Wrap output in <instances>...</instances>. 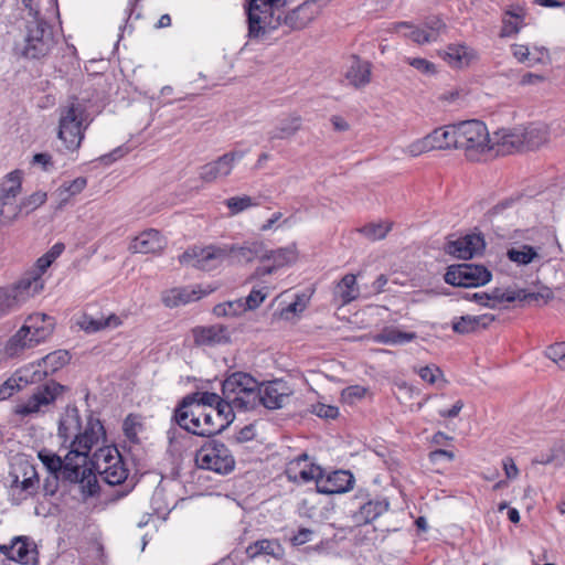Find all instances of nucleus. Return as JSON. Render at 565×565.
Returning a JSON list of instances; mask_svg holds the SVG:
<instances>
[{
	"label": "nucleus",
	"mask_w": 565,
	"mask_h": 565,
	"mask_svg": "<svg viewBox=\"0 0 565 565\" xmlns=\"http://www.w3.org/2000/svg\"><path fill=\"white\" fill-rule=\"evenodd\" d=\"M286 3L287 0H247L248 38L259 39L281 24L287 25L290 30H301L319 12L315 0L305 1L282 19L279 9Z\"/></svg>",
	"instance_id": "1"
},
{
	"label": "nucleus",
	"mask_w": 565,
	"mask_h": 565,
	"mask_svg": "<svg viewBox=\"0 0 565 565\" xmlns=\"http://www.w3.org/2000/svg\"><path fill=\"white\" fill-rule=\"evenodd\" d=\"M58 437L68 449L67 475L76 478L73 465L88 462L93 447L105 441V429L100 420L89 417L85 427L82 426L79 412L76 407H66L58 420Z\"/></svg>",
	"instance_id": "2"
},
{
	"label": "nucleus",
	"mask_w": 565,
	"mask_h": 565,
	"mask_svg": "<svg viewBox=\"0 0 565 565\" xmlns=\"http://www.w3.org/2000/svg\"><path fill=\"white\" fill-rule=\"evenodd\" d=\"M67 355H43L36 364L17 371L0 385V401L11 397L28 384L42 381L67 363Z\"/></svg>",
	"instance_id": "3"
},
{
	"label": "nucleus",
	"mask_w": 565,
	"mask_h": 565,
	"mask_svg": "<svg viewBox=\"0 0 565 565\" xmlns=\"http://www.w3.org/2000/svg\"><path fill=\"white\" fill-rule=\"evenodd\" d=\"M38 457L50 473L62 472L65 480L72 483H77L84 498L93 497L98 492V480L96 473L93 472L92 467L88 466V462H81L78 463V467L73 465V470L76 473V478H73L70 477L66 471L68 452L65 455L64 459H62L61 456L43 449L39 451Z\"/></svg>",
	"instance_id": "4"
},
{
	"label": "nucleus",
	"mask_w": 565,
	"mask_h": 565,
	"mask_svg": "<svg viewBox=\"0 0 565 565\" xmlns=\"http://www.w3.org/2000/svg\"><path fill=\"white\" fill-rule=\"evenodd\" d=\"M174 418L178 425L193 435L210 437L223 430V424H218L215 419H220L211 408H203L199 404H191L190 399H183L175 409Z\"/></svg>",
	"instance_id": "5"
},
{
	"label": "nucleus",
	"mask_w": 565,
	"mask_h": 565,
	"mask_svg": "<svg viewBox=\"0 0 565 565\" xmlns=\"http://www.w3.org/2000/svg\"><path fill=\"white\" fill-rule=\"evenodd\" d=\"M90 122L84 104L73 100L60 110L58 139L67 150H77Z\"/></svg>",
	"instance_id": "6"
},
{
	"label": "nucleus",
	"mask_w": 565,
	"mask_h": 565,
	"mask_svg": "<svg viewBox=\"0 0 565 565\" xmlns=\"http://www.w3.org/2000/svg\"><path fill=\"white\" fill-rule=\"evenodd\" d=\"M26 21L25 35L21 46V55L28 58H41L45 56L54 46V36L52 28L46 19L52 15L31 14Z\"/></svg>",
	"instance_id": "7"
},
{
	"label": "nucleus",
	"mask_w": 565,
	"mask_h": 565,
	"mask_svg": "<svg viewBox=\"0 0 565 565\" xmlns=\"http://www.w3.org/2000/svg\"><path fill=\"white\" fill-rule=\"evenodd\" d=\"M54 319L45 313H32L7 342L8 351L29 350L45 341L54 330Z\"/></svg>",
	"instance_id": "8"
},
{
	"label": "nucleus",
	"mask_w": 565,
	"mask_h": 565,
	"mask_svg": "<svg viewBox=\"0 0 565 565\" xmlns=\"http://www.w3.org/2000/svg\"><path fill=\"white\" fill-rule=\"evenodd\" d=\"M258 381L244 372L228 375L222 384V394L237 407V412L256 408Z\"/></svg>",
	"instance_id": "9"
},
{
	"label": "nucleus",
	"mask_w": 565,
	"mask_h": 565,
	"mask_svg": "<svg viewBox=\"0 0 565 565\" xmlns=\"http://www.w3.org/2000/svg\"><path fill=\"white\" fill-rule=\"evenodd\" d=\"M458 149L466 152L471 160H477L480 154L493 149L492 136L487 126L477 119L457 124Z\"/></svg>",
	"instance_id": "10"
},
{
	"label": "nucleus",
	"mask_w": 565,
	"mask_h": 565,
	"mask_svg": "<svg viewBox=\"0 0 565 565\" xmlns=\"http://www.w3.org/2000/svg\"><path fill=\"white\" fill-rule=\"evenodd\" d=\"M44 288L36 275H24L14 285L0 289V318L15 309L29 299L40 294Z\"/></svg>",
	"instance_id": "11"
},
{
	"label": "nucleus",
	"mask_w": 565,
	"mask_h": 565,
	"mask_svg": "<svg viewBox=\"0 0 565 565\" xmlns=\"http://www.w3.org/2000/svg\"><path fill=\"white\" fill-rule=\"evenodd\" d=\"M65 391L64 385L50 381L39 386L26 399L19 401L13 407V414L21 418L39 415L62 396Z\"/></svg>",
	"instance_id": "12"
},
{
	"label": "nucleus",
	"mask_w": 565,
	"mask_h": 565,
	"mask_svg": "<svg viewBox=\"0 0 565 565\" xmlns=\"http://www.w3.org/2000/svg\"><path fill=\"white\" fill-rule=\"evenodd\" d=\"M195 463L200 469L227 475L234 470L235 459L226 445L212 440L196 451Z\"/></svg>",
	"instance_id": "13"
},
{
	"label": "nucleus",
	"mask_w": 565,
	"mask_h": 565,
	"mask_svg": "<svg viewBox=\"0 0 565 565\" xmlns=\"http://www.w3.org/2000/svg\"><path fill=\"white\" fill-rule=\"evenodd\" d=\"M92 470H96L110 486L122 483L128 477V470L116 448L100 447L93 457ZM95 473V471H93Z\"/></svg>",
	"instance_id": "14"
},
{
	"label": "nucleus",
	"mask_w": 565,
	"mask_h": 565,
	"mask_svg": "<svg viewBox=\"0 0 565 565\" xmlns=\"http://www.w3.org/2000/svg\"><path fill=\"white\" fill-rule=\"evenodd\" d=\"M491 280V273L482 265L458 264L447 268L445 281L457 287H478Z\"/></svg>",
	"instance_id": "15"
},
{
	"label": "nucleus",
	"mask_w": 565,
	"mask_h": 565,
	"mask_svg": "<svg viewBox=\"0 0 565 565\" xmlns=\"http://www.w3.org/2000/svg\"><path fill=\"white\" fill-rule=\"evenodd\" d=\"M179 260L185 266L210 271L226 260L223 246L192 247L185 250Z\"/></svg>",
	"instance_id": "16"
},
{
	"label": "nucleus",
	"mask_w": 565,
	"mask_h": 565,
	"mask_svg": "<svg viewBox=\"0 0 565 565\" xmlns=\"http://www.w3.org/2000/svg\"><path fill=\"white\" fill-rule=\"evenodd\" d=\"M292 390L281 380L258 383L256 407L263 405L267 409L282 408L289 404Z\"/></svg>",
	"instance_id": "17"
},
{
	"label": "nucleus",
	"mask_w": 565,
	"mask_h": 565,
	"mask_svg": "<svg viewBox=\"0 0 565 565\" xmlns=\"http://www.w3.org/2000/svg\"><path fill=\"white\" fill-rule=\"evenodd\" d=\"M0 554L20 565H39L38 546L29 536H14L8 544H0Z\"/></svg>",
	"instance_id": "18"
},
{
	"label": "nucleus",
	"mask_w": 565,
	"mask_h": 565,
	"mask_svg": "<svg viewBox=\"0 0 565 565\" xmlns=\"http://www.w3.org/2000/svg\"><path fill=\"white\" fill-rule=\"evenodd\" d=\"M21 476L15 471L12 473V483L10 487V494L12 501L17 504L28 500L34 495L39 490V476L33 465L25 462L19 467Z\"/></svg>",
	"instance_id": "19"
},
{
	"label": "nucleus",
	"mask_w": 565,
	"mask_h": 565,
	"mask_svg": "<svg viewBox=\"0 0 565 565\" xmlns=\"http://www.w3.org/2000/svg\"><path fill=\"white\" fill-rule=\"evenodd\" d=\"M245 157V152L242 150H232L217 159L205 163L200 168V180L206 183H213L220 179L228 177L235 163Z\"/></svg>",
	"instance_id": "20"
},
{
	"label": "nucleus",
	"mask_w": 565,
	"mask_h": 565,
	"mask_svg": "<svg viewBox=\"0 0 565 565\" xmlns=\"http://www.w3.org/2000/svg\"><path fill=\"white\" fill-rule=\"evenodd\" d=\"M354 481V476L350 471L335 470L324 476L321 469L316 487L319 493L339 494L350 491Z\"/></svg>",
	"instance_id": "21"
},
{
	"label": "nucleus",
	"mask_w": 565,
	"mask_h": 565,
	"mask_svg": "<svg viewBox=\"0 0 565 565\" xmlns=\"http://www.w3.org/2000/svg\"><path fill=\"white\" fill-rule=\"evenodd\" d=\"M223 248L225 258L231 264L250 263L257 257L262 259V255L265 252L264 244L258 241L245 242L242 245H224Z\"/></svg>",
	"instance_id": "22"
},
{
	"label": "nucleus",
	"mask_w": 565,
	"mask_h": 565,
	"mask_svg": "<svg viewBox=\"0 0 565 565\" xmlns=\"http://www.w3.org/2000/svg\"><path fill=\"white\" fill-rule=\"evenodd\" d=\"M286 473L288 479L295 482H317L321 473V467L309 462L308 456L302 454L287 465Z\"/></svg>",
	"instance_id": "23"
},
{
	"label": "nucleus",
	"mask_w": 565,
	"mask_h": 565,
	"mask_svg": "<svg viewBox=\"0 0 565 565\" xmlns=\"http://www.w3.org/2000/svg\"><path fill=\"white\" fill-rule=\"evenodd\" d=\"M209 292H211V290L205 291L199 285L174 287L164 290L161 295V300L166 307L175 308L182 305H186L191 301L199 300Z\"/></svg>",
	"instance_id": "24"
},
{
	"label": "nucleus",
	"mask_w": 565,
	"mask_h": 565,
	"mask_svg": "<svg viewBox=\"0 0 565 565\" xmlns=\"http://www.w3.org/2000/svg\"><path fill=\"white\" fill-rule=\"evenodd\" d=\"M390 508L386 498H367L365 501L359 502V509L353 513V521L358 524H367L384 514Z\"/></svg>",
	"instance_id": "25"
},
{
	"label": "nucleus",
	"mask_w": 565,
	"mask_h": 565,
	"mask_svg": "<svg viewBox=\"0 0 565 565\" xmlns=\"http://www.w3.org/2000/svg\"><path fill=\"white\" fill-rule=\"evenodd\" d=\"M522 129H499L492 135L493 151L500 154L524 150Z\"/></svg>",
	"instance_id": "26"
},
{
	"label": "nucleus",
	"mask_w": 565,
	"mask_h": 565,
	"mask_svg": "<svg viewBox=\"0 0 565 565\" xmlns=\"http://www.w3.org/2000/svg\"><path fill=\"white\" fill-rule=\"evenodd\" d=\"M439 56L452 68H463L478 60V53L466 44H449Z\"/></svg>",
	"instance_id": "27"
},
{
	"label": "nucleus",
	"mask_w": 565,
	"mask_h": 565,
	"mask_svg": "<svg viewBox=\"0 0 565 565\" xmlns=\"http://www.w3.org/2000/svg\"><path fill=\"white\" fill-rule=\"evenodd\" d=\"M484 248V241L480 235L470 234L451 241L447 244L448 254L461 258L469 259Z\"/></svg>",
	"instance_id": "28"
},
{
	"label": "nucleus",
	"mask_w": 565,
	"mask_h": 565,
	"mask_svg": "<svg viewBox=\"0 0 565 565\" xmlns=\"http://www.w3.org/2000/svg\"><path fill=\"white\" fill-rule=\"evenodd\" d=\"M507 257L518 266H527L533 263L543 262L546 258V253L541 244H521L509 248Z\"/></svg>",
	"instance_id": "29"
},
{
	"label": "nucleus",
	"mask_w": 565,
	"mask_h": 565,
	"mask_svg": "<svg viewBox=\"0 0 565 565\" xmlns=\"http://www.w3.org/2000/svg\"><path fill=\"white\" fill-rule=\"evenodd\" d=\"M167 246V239L159 231L150 228L143 231L134 238L130 249L134 253L156 254L160 253Z\"/></svg>",
	"instance_id": "30"
},
{
	"label": "nucleus",
	"mask_w": 565,
	"mask_h": 565,
	"mask_svg": "<svg viewBox=\"0 0 565 565\" xmlns=\"http://www.w3.org/2000/svg\"><path fill=\"white\" fill-rule=\"evenodd\" d=\"M428 138L433 150L458 149L457 124L436 128Z\"/></svg>",
	"instance_id": "31"
},
{
	"label": "nucleus",
	"mask_w": 565,
	"mask_h": 565,
	"mask_svg": "<svg viewBox=\"0 0 565 565\" xmlns=\"http://www.w3.org/2000/svg\"><path fill=\"white\" fill-rule=\"evenodd\" d=\"M360 296V288L356 282V277L353 274H347L335 285L333 289V299L340 306H345Z\"/></svg>",
	"instance_id": "32"
},
{
	"label": "nucleus",
	"mask_w": 565,
	"mask_h": 565,
	"mask_svg": "<svg viewBox=\"0 0 565 565\" xmlns=\"http://www.w3.org/2000/svg\"><path fill=\"white\" fill-rule=\"evenodd\" d=\"M524 150H534L545 145L550 139V127L542 122L531 124L522 129Z\"/></svg>",
	"instance_id": "33"
},
{
	"label": "nucleus",
	"mask_w": 565,
	"mask_h": 565,
	"mask_svg": "<svg viewBox=\"0 0 565 565\" xmlns=\"http://www.w3.org/2000/svg\"><path fill=\"white\" fill-rule=\"evenodd\" d=\"M372 65L367 61H362L353 57L349 70L345 73V78L350 85L355 88H361L371 82Z\"/></svg>",
	"instance_id": "34"
},
{
	"label": "nucleus",
	"mask_w": 565,
	"mask_h": 565,
	"mask_svg": "<svg viewBox=\"0 0 565 565\" xmlns=\"http://www.w3.org/2000/svg\"><path fill=\"white\" fill-rule=\"evenodd\" d=\"M301 117L292 114L281 119L277 126H275L268 132L269 140H284L294 137L301 129Z\"/></svg>",
	"instance_id": "35"
},
{
	"label": "nucleus",
	"mask_w": 565,
	"mask_h": 565,
	"mask_svg": "<svg viewBox=\"0 0 565 565\" xmlns=\"http://www.w3.org/2000/svg\"><path fill=\"white\" fill-rule=\"evenodd\" d=\"M193 335L195 343L201 345L225 343L230 340L227 329L222 326L194 329Z\"/></svg>",
	"instance_id": "36"
},
{
	"label": "nucleus",
	"mask_w": 565,
	"mask_h": 565,
	"mask_svg": "<svg viewBox=\"0 0 565 565\" xmlns=\"http://www.w3.org/2000/svg\"><path fill=\"white\" fill-rule=\"evenodd\" d=\"M493 320L491 315L463 316L452 322V330L461 334L476 332L487 328Z\"/></svg>",
	"instance_id": "37"
},
{
	"label": "nucleus",
	"mask_w": 565,
	"mask_h": 565,
	"mask_svg": "<svg viewBox=\"0 0 565 565\" xmlns=\"http://www.w3.org/2000/svg\"><path fill=\"white\" fill-rule=\"evenodd\" d=\"M23 173L20 170L9 172L0 182V199H18L22 192Z\"/></svg>",
	"instance_id": "38"
},
{
	"label": "nucleus",
	"mask_w": 565,
	"mask_h": 565,
	"mask_svg": "<svg viewBox=\"0 0 565 565\" xmlns=\"http://www.w3.org/2000/svg\"><path fill=\"white\" fill-rule=\"evenodd\" d=\"M23 214L21 200L0 199V225L10 226Z\"/></svg>",
	"instance_id": "39"
},
{
	"label": "nucleus",
	"mask_w": 565,
	"mask_h": 565,
	"mask_svg": "<svg viewBox=\"0 0 565 565\" xmlns=\"http://www.w3.org/2000/svg\"><path fill=\"white\" fill-rule=\"evenodd\" d=\"M262 259L273 260L276 269L290 265L297 259V249L295 246L281 247L276 250H265L262 255Z\"/></svg>",
	"instance_id": "40"
},
{
	"label": "nucleus",
	"mask_w": 565,
	"mask_h": 565,
	"mask_svg": "<svg viewBox=\"0 0 565 565\" xmlns=\"http://www.w3.org/2000/svg\"><path fill=\"white\" fill-rule=\"evenodd\" d=\"M416 338L417 335L415 332H406L392 327L383 329L382 332L379 333L375 339L377 342H382L390 345H397L411 342Z\"/></svg>",
	"instance_id": "41"
},
{
	"label": "nucleus",
	"mask_w": 565,
	"mask_h": 565,
	"mask_svg": "<svg viewBox=\"0 0 565 565\" xmlns=\"http://www.w3.org/2000/svg\"><path fill=\"white\" fill-rule=\"evenodd\" d=\"M76 326L86 333H95L108 330L110 326V318L93 317L84 313L76 320Z\"/></svg>",
	"instance_id": "42"
},
{
	"label": "nucleus",
	"mask_w": 565,
	"mask_h": 565,
	"mask_svg": "<svg viewBox=\"0 0 565 565\" xmlns=\"http://www.w3.org/2000/svg\"><path fill=\"white\" fill-rule=\"evenodd\" d=\"M87 184V180L83 177L76 178L71 182H64L57 189V195L60 198V206L66 203L72 196L81 193Z\"/></svg>",
	"instance_id": "43"
},
{
	"label": "nucleus",
	"mask_w": 565,
	"mask_h": 565,
	"mask_svg": "<svg viewBox=\"0 0 565 565\" xmlns=\"http://www.w3.org/2000/svg\"><path fill=\"white\" fill-rule=\"evenodd\" d=\"M122 430L124 435L131 444H139V435L143 430V424L140 416L129 414L122 423Z\"/></svg>",
	"instance_id": "44"
},
{
	"label": "nucleus",
	"mask_w": 565,
	"mask_h": 565,
	"mask_svg": "<svg viewBox=\"0 0 565 565\" xmlns=\"http://www.w3.org/2000/svg\"><path fill=\"white\" fill-rule=\"evenodd\" d=\"M235 411H237V407L225 396L222 397L215 407H211V412L220 417L215 422L223 424V430L233 422Z\"/></svg>",
	"instance_id": "45"
},
{
	"label": "nucleus",
	"mask_w": 565,
	"mask_h": 565,
	"mask_svg": "<svg viewBox=\"0 0 565 565\" xmlns=\"http://www.w3.org/2000/svg\"><path fill=\"white\" fill-rule=\"evenodd\" d=\"M31 14L54 15L57 12L56 0H22Z\"/></svg>",
	"instance_id": "46"
},
{
	"label": "nucleus",
	"mask_w": 565,
	"mask_h": 565,
	"mask_svg": "<svg viewBox=\"0 0 565 565\" xmlns=\"http://www.w3.org/2000/svg\"><path fill=\"white\" fill-rule=\"evenodd\" d=\"M402 29H407L409 32L405 33V36L413 40L415 43L425 44L434 42V35H428L427 30L419 29L412 25L408 22H398L394 24V30L399 32Z\"/></svg>",
	"instance_id": "47"
},
{
	"label": "nucleus",
	"mask_w": 565,
	"mask_h": 565,
	"mask_svg": "<svg viewBox=\"0 0 565 565\" xmlns=\"http://www.w3.org/2000/svg\"><path fill=\"white\" fill-rule=\"evenodd\" d=\"M245 311L247 310L243 299L218 303L213 309L214 315L217 317H235L244 313Z\"/></svg>",
	"instance_id": "48"
},
{
	"label": "nucleus",
	"mask_w": 565,
	"mask_h": 565,
	"mask_svg": "<svg viewBox=\"0 0 565 565\" xmlns=\"http://www.w3.org/2000/svg\"><path fill=\"white\" fill-rule=\"evenodd\" d=\"M225 205L230 209L231 215H236L249 207L257 206V202L249 195L233 196L225 201Z\"/></svg>",
	"instance_id": "49"
},
{
	"label": "nucleus",
	"mask_w": 565,
	"mask_h": 565,
	"mask_svg": "<svg viewBox=\"0 0 565 565\" xmlns=\"http://www.w3.org/2000/svg\"><path fill=\"white\" fill-rule=\"evenodd\" d=\"M183 399H190L191 404H199L203 408H211L215 407L222 397H220L216 393L198 392L185 396Z\"/></svg>",
	"instance_id": "50"
},
{
	"label": "nucleus",
	"mask_w": 565,
	"mask_h": 565,
	"mask_svg": "<svg viewBox=\"0 0 565 565\" xmlns=\"http://www.w3.org/2000/svg\"><path fill=\"white\" fill-rule=\"evenodd\" d=\"M370 241L383 239L391 231L390 224L370 223L359 230Z\"/></svg>",
	"instance_id": "51"
},
{
	"label": "nucleus",
	"mask_w": 565,
	"mask_h": 565,
	"mask_svg": "<svg viewBox=\"0 0 565 565\" xmlns=\"http://www.w3.org/2000/svg\"><path fill=\"white\" fill-rule=\"evenodd\" d=\"M46 192L43 191H36L31 195L23 198L21 200L23 214L28 215L31 212L35 211L38 207H40L46 202Z\"/></svg>",
	"instance_id": "52"
},
{
	"label": "nucleus",
	"mask_w": 565,
	"mask_h": 565,
	"mask_svg": "<svg viewBox=\"0 0 565 565\" xmlns=\"http://www.w3.org/2000/svg\"><path fill=\"white\" fill-rule=\"evenodd\" d=\"M430 146L431 145L428 135H426L425 137L409 143L404 150V152L409 154L411 157H417L420 156L422 153L433 151Z\"/></svg>",
	"instance_id": "53"
},
{
	"label": "nucleus",
	"mask_w": 565,
	"mask_h": 565,
	"mask_svg": "<svg viewBox=\"0 0 565 565\" xmlns=\"http://www.w3.org/2000/svg\"><path fill=\"white\" fill-rule=\"evenodd\" d=\"M307 307V300L303 296H297L295 301L289 303L280 312V316L285 320L291 319L292 316L301 313Z\"/></svg>",
	"instance_id": "54"
},
{
	"label": "nucleus",
	"mask_w": 565,
	"mask_h": 565,
	"mask_svg": "<svg viewBox=\"0 0 565 565\" xmlns=\"http://www.w3.org/2000/svg\"><path fill=\"white\" fill-rule=\"evenodd\" d=\"M279 544L269 540H260L255 542L253 546H249V551H252L253 555L256 554H267V555H276V551L279 550Z\"/></svg>",
	"instance_id": "55"
},
{
	"label": "nucleus",
	"mask_w": 565,
	"mask_h": 565,
	"mask_svg": "<svg viewBox=\"0 0 565 565\" xmlns=\"http://www.w3.org/2000/svg\"><path fill=\"white\" fill-rule=\"evenodd\" d=\"M366 394V388L360 385H352L342 391V399L348 404H353L362 399Z\"/></svg>",
	"instance_id": "56"
},
{
	"label": "nucleus",
	"mask_w": 565,
	"mask_h": 565,
	"mask_svg": "<svg viewBox=\"0 0 565 565\" xmlns=\"http://www.w3.org/2000/svg\"><path fill=\"white\" fill-rule=\"evenodd\" d=\"M267 291L262 289H253L244 301L246 310H254L258 308L267 297Z\"/></svg>",
	"instance_id": "57"
},
{
	"label": "nucleus",
	"mask_w": 565,
	"mask_h": 565,
	"mask_svg": "<svg viewBox=\"0 0 565 565\" xmlns=\"http://www.w3.org/2000/svg\"><path fill=\"white\" fill-rule=\"evenodd\" d=\"M420 379L429 384H434L441 376V371L436 365H427L416 370Z\"/></svg>",
	"instance_id": "58"
},
{
	"label": "nucleus",
	"mask_w": 565,
	"mask_h": 565,
	"mask_svg": "<svg viewBox=\"0 0 565 565\" xmlns=\"http://www.w3.org/2000/svg\"><path fill=\"white\" fill-rule=\"evenodd\" d=\"M424 29L427 30L428 35H434V42H436L445 32L446 24L439 18L435 17L426 21Z\"/></svg>",
	"instance_id": "59"
},
{
	"label": "nucleus",
	"mask_w": 565,
	"mask_h": 565,
	"mask_svg": "<svg viewBox=\"0 0 565 565\" xmlns=\"http://www.w3.org/2000/svg\"><path fill=\"white\" fill-rule=\"evenodd\" d=\"M407 63L423 74H435L436 67L428 60L420 57H408Z\"/></svg>",
	"instance_id": "60"
},
{
	"label": "nucleus",
	"mask_w": 565,
	"mask_h": 565,
	"mask_svg": "<svg viewBox=\"0 0 565 565\" xmlns=\"http://www.w3.org/2000/svg\"><path fill=\"white\" fill-rule=\"evenodd\" d=\"M521 23L520 20L504 17L500 36L508 38L518 34L521 29Z\"/></svg>",
	"instance_id": "61"
},
{
	"label": "nucleus",
	"mask_w": 565,
	"mask_h": 565,
	"mask_svg": "<svg viewBox=\"0 0 565 565\" xmlns=\"http://www.w3.org/2000/svg\"><path fill=\"white\" fill-rule=\"evenodd\" d=\"M58 486H60L58 473H50L45 478L43 486H42L43 494L45 497L54 495L58 490Z\"/></svg>",
	"instance_id": "62"
},
{
	"label": "nucleus",
	"mask_w": 565,
	"mask_h": 565,
	"mask_svg": "<svg viewBox=\"0 0 565 565\" xmlns=\"http://www.w3.org/2000/svg\"><path fill=\"white\" fill-rule=\"evenodd\" d=\"M312 413L321 418H335L339 414V409L335 406L317 404L312 406Z\"/></svg>",
	"instance_id": "63"
},
{
	"label": "nucleus",
	"mask_w": 565,
	"mask_h": 565,
	"mask_svg": "<svg viewBox=\"0 0 565 565\" xmlns=\"http://www.w3.org/2000/svg\"><path fill=\"white\" fill-rule=\"evenodd\" d=\"M553 297H554L553 291L550 288L544 287L539 292L523 294L522 300H535V301L542 300L544 303H546L547 301L553 299Z\"/></svg>",
	"instance_id": "64"
}]
</instances>
